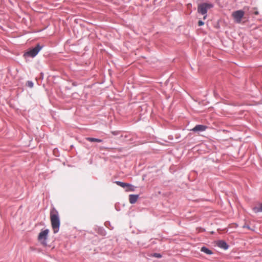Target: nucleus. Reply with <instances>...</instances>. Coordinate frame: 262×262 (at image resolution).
Here are the masks:
<instances>
[{"instance_id": "nucleus-17", "label": "nucleus", "mask_w": 262, "mask_h": 262, "mask_svg": "<svg viewBox=\"0 0 262 262\" xmlns=\"http://www.w3.org/2000/svg\"><path fill=\"white\" fill-rule=\"evenodd\" d=\"M254 14H255V15H258V11H255V12H254Z\"/></svg>"}, {"instance_id": "nucleus-15", "label": "nucleus", "mask_w": 262, "mask_h": 262, "mask_svg": "<svg viewBox=\"0 0 262 262\" xmlns=\"http://www.w3.org/2000/svg\"><path fill=\"white\" fill-rule=\"evenodd\" d=\"M154 256L156 257H157V258H160L161 257V255L159 253H155L154 254Z\"/></svg>"}, {"instance_id": "nucleus-16", "label": "nucleus", "mask_w": 262, "mask_h": 262, "mask_svg": "<svg viewBox=\"0 0 262 262\" xmlns=\"http://www.w3.org/2000/svg\"><path fill=\"white\" fill-rule=\"evenodd\" d=\"M204 24V22L202 21V20H199L198 22V25L199 26H201L203 25Z\"/></svg>"}, {"instance_id": "nucleus-18", "label": "nucleus", "mask_w": 262, "mask_h": 262, "mask_svg": "<svg viewBox=\"0 0 262 262\" xmlns=\"http://www.w3.org/2000/svg\"><path fill=\"white\" fill-rule=\"evenodd\" d=\"M206 17H207V15H205L203 17V19H205L206 18Z\"/></svg>"}, {"instance_id": "nucleus-14", "label": "nucleus", "mask_w": 262, "mask_h": 262, "mask_svg": "<svg viewBox=\"0 0 262 262\" xmlns=\"http://www.w3.org/2000/svg\"><path fill=\"white\" fill-rule=\"evenodd\" d=\"M26 85L31 88L33 86V83L31 81H28L26 83Z\"/></svg>"}, {"instance_id": "nucleus-8", "label": "nucleus", "mask_w": 262, "mask_h": 262, "mask_svg": "<svg viewBox=\"0 0 262 262\" xmlns=\"http://www.w3.org/2000/svg\"><path fill=\"white\" fill-rule=\"evenodd\" d=\"M207 127L203 125H197L191 130L193 132L204 131L206 129Z\"/></svg>"}, {"instance_id": "nucleus-10", "label": "nucleus", "mask_w": 262, "mask_h": 262, "mask_svg": "<svg viewBox=\"0 0 262 262\" xmlns=\"http://www.w3.org/2000/svg\"><path fill=\"white\" fill-rule=\"evenodd\" d=\"M201 251L202 252L205 253L207 254H208V255H210V254H212V252L210 250H209V249H208L207 248H206L205 247H202Z\"/></svg>"}, {"instance_id": "nucleus-3", "label": "nucleus", "mask_w": 262, "mask_h": 262, "mask_svg": "<svg viewBox=\"0 0 262 262\" xmlns=\"http://www.w3.org/2000/svg\"><path fill=\"white\" fill-rule=\"evenodd\" d=\"M213 7V5L209 3H202L199 5L198 7V12L202 15L207 13L208 10Z\"/></svg>"}, {"instance_id": "nucleus-7", "label": "nucleus", "mask_w": 262, "mask_h": 262, "mask_svg": "<svg viewBox=\"0 0 262 262\" xmlns=\"http://www.w3.org/2000/svg\"><path fill=\"white\" fill-rule=\"evenodd\" d=\"M139 198L138 194H130L129 195V202L130 204L135 203Z\"/></svg>"}, {"instance_id": "nucleus-5", "label": "nucleus", "mask_w": 262, "mask_h": 262, "mask_svg": "<svg viewBox=\"0 0 262 262\" xmlns=\"http://www.w3.org/2000/svg\"><path fill=\"white\" fill-rule=\"evenodd\" d=\"M245 15V12L243 10H237L234 11L232 13V16L234 19V21L237 23H240L242 19Z\"/></svg>"}, {"instance_id": "nucleus-11", "label": "nucleus", "mask_w": 262, "mask_h": 262, "mask_svg": "<svg viewBox=\"0 0 262 262\" xmlns=\"http://www.w3.org/2000/svg\"><path fill=\"white\" fill-rule=\"evenodd\" d=\"M135 187L131 184H128L127 187H126V191H134L135 190Z\"/></svg>"}, {"instance_id": "nucleus-1", "label": "nucleus", "mask_w": 262, "mask_h": 262, "mask_svg": "<svg viewBox=\"0 0 262 262\" xmlns=\"http://www.w3.org/2000/svg\"><path fill=\"white\" fill-rule=\"evenodd\" d=\"M50 215L53 232L54 233H56L59 231L60 224L58 212L55 208H52L50 210Z\"/></svg>"}, {"instance_id": "nucleus-4", "label": "nucleus", "mask_w": 262, "mask_h": 262, "mask_svg": "<svg viewBox=\"0 0 262 262\" xmlns=\"http://www.w3.org/2000/svg\"><path fill=\"white\" fill-rule=\"evenodd\" d=\"M42 46H40L39 44H37L36 47L32 49H30L26 53L24 54L25 57H34L42 49Z\"/></svg>"}, {"instance_id": "nucleus-9", "label": "nucleus", "mask_w": 262, "mask_h": 262, "mask_svg": "<svg viewBox=\"0 0 262 262\" xmlns=\"http://www.w3.org/2000/svg\"><path fill=\"white\" fill-rule=\"evenodd\" d=\"M85 139L90 142H102V140L101 139H97V138H91V137H87L85 138Z\"/></svg>"}, {"instance_id": "nucleus-13", "label": "nucleus", "mask_w": 262, "mask_h": 262, "mask_svg": "<svg viewBox=\"0 0 262 262\" xmlns=\"http://www.w3.org/2000/svg\"><path fill=\"white\" fill-rule=\"evenodd\" d=\"M253 210L255 212H258L262 211V204H260L258 207H255L253 208Z\"/></svg>"}, {"instance_id": "nucleus-2", "label": "nucleus", "mask_w": 262, "mask_h": 262, "mask_svg": "<svg viewBox=\"0 0 262 262\" xmlns=\"http://www.w3.org/2000/svg\"><path fill=\"white\" fill-rule=\"evenodd\" d=\"M49 233V229L42 230L39 233L38 236V241L43 246H46L47 245V240L48 237V234Z\"/></svg>"}, {"instance_id": "nucleus-6", "label": "nucleus", "mask_w": 262, "mask_h": 262, "mask_svg": "<svg viewBox=\"0 0 262 262\" xmlns=\"http://www.w3.org/2000/svg\"><path fill=\"white\" fill-rule=\"evenodd\" d=\"M216 245L220 248L226 250L228 248V246L227 243L223 241H219L216 243Z\"/></svg>"}, {"instance_id": "nucleus-12", "label": "nucleus", "mask_w": 262, "mask_h": 262, "mask_svg": "<svg viewBox=\"0 0 262 262\" xmlns=\"http://www.w3.org/2000/svg\"><path fill=\"white\" fill-rule=\"evenodd\" d=\"M117 185H118V186L123 188H126V187H127V185L128 183H124V182H120V181H116L115 182Z\"/></svg>"}]
</instances>
